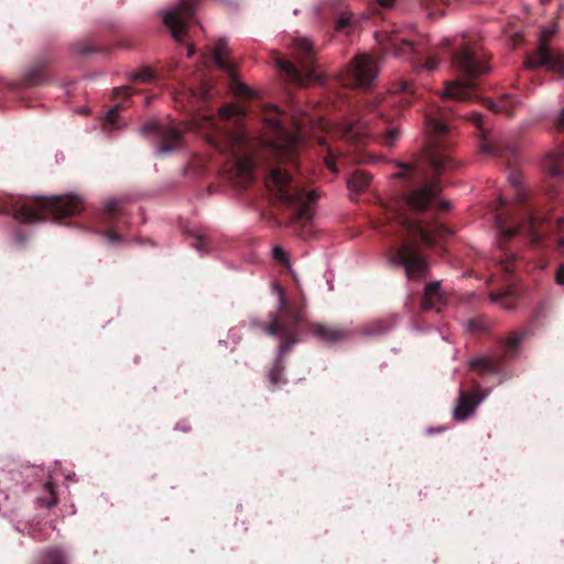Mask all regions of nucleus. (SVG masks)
Here are the masks:
<instances>
[{
    "label": "nucleus",
    "mask_w": 564,
    "mask_h": 564,
    "mask_svg": "<svg viewBox=\"0 0 564 564\" xmlns=\"http://www.w3.org/2000/svg\"><path fill=\"white\" fill-rule=\"evenodd\" d=\"M449 113L445 108L431 107L424 116L426 143L425 155L432 170L430 180L425 171L410 164H401V171L397 176L409 180L399 202L394 204L391 215L392 220L401 237L408 239L394 247L389 253V262L402 267L409 279L422 278L427 272V263L417 250V243L422 242L432 247L441 242L452 231L435 220L424 221L411 217L408 212L420 215L425 212L438 213L449 209V203L440 200L441 186L437 180L442 174L457 167V162L452 155L455 132L448 121Z\"/></svg>",
    "instance_id": "1"
},
{
    "label": "nucleus",
    "mask_w": 564,
    "mask_h": 564,
    "mask_svg": "<svg viewBox=\"0 0 564 564\" xmlns=\"http://www.w3.org/2000/svg\"><path fill=\"white\" fill-rule=\"evenodd\" d=\"M246 110L238 105H226L218 111V117L205 119L206 141L219 153L234 161L238 174L246 181L252 180V164L240 154L247 143L243 120Z\"/></svg>",
    "instance_id": "2"
},
{
    "label": "nucleus",
    "mask_w": 564,
    "mask_h": 564,
    "mask_svg": "<svg viewBox=\"0 0 564 564\" xmlns=\"http://www.w3.org/2000/svg\"><path fill=\"white\" fill-rule=\"evenodd\" d=\"M276 290L279 293L278 312L270 313V321L262 324L265 334L280 338L278 356L267 376L268 389L272 392L286 383L283 376L284 357L300 341V325L303 323V310L288 301L282 288L276 286Z\"/></svg>",
    "instance_id": "3"
},
{
    "label": "nucleus",
    "mask_w": 564,
    "mask_h": 564,
    "mask_svg": "<svg viewBox=\"0 0 564 564\" xmlns=\"http://www.w3.org/2000/svg\"><path fill=\"white\" fill-rule=\"evenodd\" d=\"M84 209L82 197L74 194L31 196L0 200V215L10 214L21 224L44 221L48 215L55 219L73 217Z\"/></svg>",
    "instance_id": "4"
},
{
    "label": "nucleus",
    "mask_w": 564,
    "mask_h": 564,
    "mask_svg": "<svg viewBox=\"0 0 564 564\" xmlns=\"http://www.w3.org/2000/svg\"><path fill=\"white\" fill-rule=\"evenodd\" d=\"M507 202L499 198V209L496 212L495 223L498 230V247L501 252L500 262L506 272L514 270L513 262L517 256L509 248V241L516 237H523L531 245L538 246L547 232V224L534 212L528 210L524 218L518 221L513 217H507L502 210Z\"/></svg>",
    "instance_id": "5"
},
{
    "label": "nucleus",
    "mask_w": 564,
    "mask_h": 564,
    "mask_svg": "<svg viewBox=\"0 0 564 564\" xmlns=\"http://www.w3.org/2000/svg\"><path fill=\"white\" fill-rule=\"evenodd\" d=\"M452 65L460 76L465 78L446 83L442 94L444 100H468L474 90L473 80L490 70L486 55L477 46L463 44L452 56Z\"/></svg>",
    "instance_id": "6"
},
{
    "label": "nucleus",
    "mask_w": 564,
    "mask_h": 564,
    "mask_svg": "<svg viewBox=\"0 0 564 564\" xmlns=\"http://www.w3.org/2000/svg\"><path fill=\"white\" fill-rule=\"evenodd\" d=\"M267 186L280 203L292 210L293 221H308L312 219V205L318 198L315 191L305 192L294 185L291 174L280 167L270 171Z\"/></svg>",
    "instance_id": "7"
},
{
    "label": "nucleus",
    "mask_w": 564,
    "mask_h": 564,
    "mask_svg": "<svg viewBox=\"0 0 564 564\" xmlns=\"http://www.w3.org/2000/svg\"><path fill=\"white\" fill-rule=\"evenodd\" d=\"M315 48L307 39H295L293 41V56L295 62L283 58L276 59V66L285 78L300 86L318 82L321 75L317 70Z\"/></svg>",
    "instance_id": "8"
},
{
    "label": "nucleus",
    "mask_w": 564,
    "mask_h": 564,
    "mask_svg": "<svg viewBox=\"0 0 564 564\" xmlns=\"http://www.w3.org/2000/svg\"><path fill=\"white\" fill-rule=\"evenodd\" d=\"M285 115L276 107L264 118L267 126L272 131V139L269 141L272 154L281 162L295 163L299 156L301 138L299 133L290 131L285 124Z\"/></svg>",
    "instance_id": "9"
},
{
    "label": "nucleus",
    "mask_w": 564,
    "mask_h": 564,
    "mask_svg": "<svg viewBox=\"0 0 564 564\" xmlns=\"http://www.w3.org/2000/svg\"><path fill=\"white\" fill-rule=\"evenodd\" d=\"M523 337V333H511L500 343L502 350L500 355L474 359L470 361V369L477 371L480 376L499 373L505 360L514 357Z\"/></svg>",
    "instance_id": "10"
},
{
    "label": "nucleus",
    "mask_w": 564,
    "mask_h": 564,
    "mask_svg": "<svg viewBox=\"0 0 564 564\" xmlns=\"http://www.w3.org/2000/svg\"><path fill=\"white\" fill-rule=\"evenodd\" d=\"M378 70L377 61L371 55L358 54L343 75L341 83L350 87L367 88L373 83Z\"/></svg>",
    "instance_id": "11"
},
{
    "label": "nucleus",
    "mask_w": 564,
    "mask_h": 564,
    "mask_svg": "<svg viewBox=\"0 0 564 564\" xmlns=\"http://www.w3.org/2000/svg\"><path fill=\"white\" fill-rule=\"evenodd\" d=\"M555 33V30H543L541 33L540 46L528 55L525 66L528 68L546 67L547 70L560 74L564 77V55L552 51L547 46V42Z\"/></svg>",
    "instance_id": "12"
},
{
    "label": "nucleus",
    "mask_w": 564,
    "mask_h": 564,
    "mask_svg": "<svg viewBox=\"0 0 564 564\" xmlns=\"http://www.w3.org/2000/svg\"><path fill=\"white\" fill-rule=\"evenodd\" d=\"M415 99V88L412 83L406 79H398L394 82L390 89L389 95L382 97L380 100L375 97L373 100L368 99L366 102L370 111L379 110L382 116V110L386 106H399L400 108L409 107Z\"/></svg>",
    "instance_id": "13"
},
{
    "label": "nucleus",
    "mask_w": 564,
    "mask_h": 564,
    "mask_svg": "<svg viewBox=\"0 0 564 564\" xmlns=\"http://www.w3.org/2000/svg\"><path fill=\"white\" fill-rule=\"evenodd\" d=\"M142 135L152 138L159 153L165 154L177 149L182 144V133L172 126L148 122L141 128Z\"/></svg>",
    "instance_id": "14"
},
{
    "label": "nucleus",
    "mask_w": 564,
    "mask_h": 564,
    "mask_svg": "<svg viewBox=\"0 0 564 564\" xmlns=\"http://www.w3.org/2000/svg\"><path fill=\"white\" fill-rule=\"evenodd\" d=\"M124 215V200L121 198L109 199L105 204L104 209L98 214V223L108 229L98 231V235L106 237L109 243L120 242L122 237L115 229L119 227V220Z\"/></svg>",
    "instance_id": "15"
},
{
    "label": "nucleus",
    "mask_w": 564,
    "mask_h": 564,
    "mask_svg": "<svg viewBox=\"0 0 564 564\" xmlns=\"http://www.w3.org/2000/svg\"><path fill=\"white\" fill-rule=\"evenodd\" d=\"M392 45L395 46V53L398 55H409L413 67L416 69L433 72L437 68L440 62L438 57L436 55L424 57V50L421 44L409 40H401L399 44L393 42Z\"/></svg>",
    "instance_id": "16"
},
{
    "label": "nucleus",
    "mask_w": 564,
    "mask_h": 564,
    "mask_svg": "<svg viewBox=\"0 0 564 564\" xmlns=\"http://www.w3.org/2000/svg\"><path fill=\"white\" fill-rule=\"evenodd\" d=\"M470 120L475 123V126L481 132V141L479 144V150L481 153L491 156V158H506L509 154H514L516 149L501 140H491L489 139L484 131V120L482 116L479 113H473Z\"/></svg>",
    "instance_id": "17"
},
{
    "label": "nucleus",
    "mask_w": 564,
    "mask_h": 564,
    "mask_svg": "<svg viewBox=\"0 0 564 564\" xmlns=\"http://www.w3.org/2000/svg\"><path fill=\"white\" fill-rule=\"evenodd\" d=\"M485 399V394L479 390L473 393L460 391L457 405L454 409V419L457 421L466 420Z\"/></svg>",
    "instance_id": "18"
},
{
    "label": "nucleus",
    "mask_w": 564,
    "mask_h": 564,
    "mask_svg": "<svg viewBox=\"0 0 564 564\" xmlns=\"http://www.w3.org/2000/svg\"><path fill=\"white\" fill-rule=\"evenodd\" d=\"M307 328L314 337L326 344L341 341L348 336L347 329L323 323H311Z\"/></svg>",
    "instance_id": "19"
},
{
    "label": "nucleus",
    "mask_w": 564,
    "mask_h": 564,
    "mask_svg": "<svg viewBox=\"0 0 564 564\" xmlns=\"http://www.w3.org/2000/svg\"><path fill=\"white\" fill-rule=\"evenodd\" d=\"M48 59L35 62L24 74L23 82L28 86H39L48 82Z\"/></svg>",
    "instance_id": "20"
},
{
    "label": "nucleus",
    "mask_w": 564,
    "mask_h": 564,
    "mask_svg": "<svg viewBox=\"0 0 564 564\" xmlns=\"http://www.w3.org/2000/svg\"><path fill=\"white\" fill-rule=\"evenodd\" d=\"M229 53L227 40L219 39L213 48V59L220 69L234 77L235 66L228 59Z\"/></svg>",
    "instance_id": "21"
},
{
    "label": "nucleus",
    "mask_w": 564,
    "mask_h": 564,
    "mask_svg": "<svg viewBox=\"0 0 564 564\" xmlns=\"http://www.w3.org/2000/svg\"><path fill=\"white\" fill-rule=\"evenodd\" d=\"M443 300V295L441 293V284L440 282H430L426 284L424 289V295L422 299V308L424 311L436 310L441 312V303Z\"/></svg>",
    "instance_id": "22"
},
{
    "label": "nucleus",
    "mask_w": 564,
    "mask_h": 564,
    "mask_svg": "<svg viewBox=\"0 0 564 564\" xmlns=\"http://www.w3.org/2000/svg\"><path fill=\"white\" fill-rule=\"evenodd\" d=\"M343 135L348 140L364 142L368 135V128L359 121H347L343 124Z\"/></svg>",
    "instance_id": "23"
},
{
    "label": "nucleus",
    "mask_w": 564,
    "mask_h": 564,
    "mask_svg": "<svg viewBox=\"0 0 564 564\" xmlns=\"http://www.w3.org/2000/svg\"><path fill=\"white\" fill-rule=\"evenodd\" d=\"M371 175L361 170L355 171L348 178V187L355 192H364L370 184Z\"/></svg>",
    "instance_id": "24"
},
{
    "label": "nucleus",
    "mask_w": 564,
    "mask_h": 564,
    "mask_svg": "<svg viewBox=\"0 0 564 564\" xmlns=\"http://www.w3.org/2000/svg\"><path fill=\"white\" fill-rule=\"evenodd\" d=\"M546 164L551 175L564 177V151L550 154Z\"/></svg>",
    "instance_id": "25"
},
{
    "label": "nucleus",
    "mask_w": 564,
    "mask_h": 564,
    "mask_svg": "<svg viewBox=\"0 0 564 564\" xmlns=\"http://www.w3.org/2000/svg\"><path fill=\"white\" fill-rule=\"evenodd\" d=\"M514 100L506 96L498 101H488V108L495 112H503L512 116L514 111Z\"/></svg>",
    "instance_id": "26"
},
{
    "label": "nucleus",
    "mask_w": 564,
    "mask_h": 564,
    "mask_svg": "<svg viewBox=\"0 0 564 564\" xmlns=\"http://www.w3.org/2000/svg\"><path fill=\"white\" fill-rule=\"evenodd\" d=\"M123 108H124V106L122 104H118L107 112L105 120L102 122L104 130H115V129L120 128V126L118 123V118H119L120 111Z\"/></svg>",
    "instance_id": "27"
},
{
    "label": "nucleus",
    "mask_w": 564,
    "mask_h": 564,
    "mask_svg": "<svg viewBox=\"0 0 564 564\" xmlns=\"http://www.w3.org/2000/svg\"><path fill=\"white\" fill-rule=\"evenodd\" d=\"M41 564H67L65 554L59 549H48L43 554Z\"/></svg>",
    "instance_id": "28"
},
{
    "label": "nucleus",
    "mask_w": 564,
    "mask_h": 564,
    "mask_svg": "<svg viewBox=\"0 0 564 564\" xmlns=\"http://www.w3.org/2000/svg\"><path fill=\"white\" fill-rule=\"evenodd\" d=\"M490 297L492 302L500 303L507 310H511L516 306V296L512 292L491 293Z\"/></svg>",
    "instance_id": "29"
},
{
    "label": "nucleus",
    "mask_w": 564,
    "mask_h": 564,
    "mask_svg": "<svg viewBox=\"0 0 564 564\" xmlns=\"http://www.w3.org/2000/svg\"><path fill=\"white\" fill-rule=\"evenodd\" d=\"M354 25L352 13L345 11L336 20L335 29L337 32L350 33Z\"/></svg>",
    "instance_id": "30"
},
{
    "label": "nucleus",
    "mask_w": 564,
    "mask_h": 564,
    "mask_svg": "<svg viewBox=\"0 0 564 564\" xmlns=\"http://www.w3.org/2000/svg\"><path fill=\"white\" fill-rule=\"evenodd\" d=\"M45 488V494L41 497H39V502L46 507V508H52L54 507L56 503H57V497H56V494H55V490H54V486L51 481H47L44 486Z\"/></svg>",
    "instance_id": "31"
},
{
    "label": "nucleus",
    "mask_w": 564,
    "mask_h": 564,
    "mask_svg": "<svg viewBox=\"0 0 564 564\" xmlns=\"http://www.w3.org/2000/svg\"><path fill=\"white\" fill-rule=\"evenodd\" d=\"M392 325L389 321H377L367 327L365 334L371 336H381L387 334L391 329Z\"/></svg>",
    "instance_id": "32"
},
{
    "label": "nucleus",
    "mask_w": 564,
    "mask_h": 564,
    "mask_svg": "<svg viewBox=\"0 0 564 564\" xmlns=\"http://www.w3.org/2000/svg\"><path fill=\"white\" fill-rule=\"evenodd\" d=\"M155 74L154 72L149 67H143L139 72L134 73L131 76L132 82H140V83H151L154 80Z\"/></svg>",
    "instance_id": "33"
},
{
    "label": "nucleus",
    "mask_w": 564,
    "mask_h": 564,
    "mask_svg": "<svg viewBox=\"0 0 564 564\" xmlns=\"http://www.w3.org/2000/svg\"><path fill=\"white\" fill-rule=\"evenodd\" d=\"M449 0H422V3L431 10L430 14L444 15V11L438 6L448 3Z\"/></svg>",
    "instance_id": "34"
},
{
    "label": "nucleus",
    "mask_w": 564,
    "mask_h": 564,
    "mask_svg": "<svg viewBox=\"0 0 564 564\" xmlns=\"http://www.w3.org/2000/svg\"><path fill=\"white\" fill-rule=\"evenodd\" d=\"M232 89L240 97H243V98H251L252 97L251 89L247 85H245L242 83H239L236 79H232Z\"/></svg>",
    "instance_id": "35"
},
{
    "label": "nucleus",
    "mask_w": 564,
    "mask_h": 564,
    "mask_svg": "<svg viewBox=\"0 0 564 564\" xmlns=\"http://www.w3.org/2000/svg\"><path fill=\"white\" fill-rule=\"evenodd\" d=\"M395 0H369L373 12H377L378 8L389 9L394 4Z\"/></svg>",
    "instance_id": "36"
},
{
    "label": "nucleus",
    "mask_w": 564,
    "mask_h": 564,
    "mask_svg": "<svg viewBox=\"0 0 564 564\" xmlns=\"http://www.w3.org/2000/svg\"><path fill=\"white\" fill-rule=\"evenodd\" d=\"M510 183H511L512 187L514 188V191L517 192V195L519 196V200L523 202L524 200V194L521 192V181H520V177L518 175H511L510 176Z\"/></svg>",
    "instance_id": "37"
},
{
    "label": "nucleus",
    "mask_w": 564,
    "mask_h": 564,
    "mask_svg": "<svg viewBox=\"0 0 564 564\" xmlns=\"http://www.w3.org/2000/svg\"><path fill=\"white\" fill-rule=\"evenodd\" d=\"M468 330L473 333L481 332L486 328L485 324L479 319H469L467 322Z\"/></svg>",
    "instance_id": "38"
},
{
    "label": "nucleus",
    "mask_w": 564,
    "mask_h": 564,
    "mask_svg": "<svg viewBox=\"0 0 564 564\" xmlns=\"http://www.w3.org/2000/svg\"><path fill=\"white\" fill-rule=\"evenodd\" d=\"M135 91H133L130 87L128 86H123V87H119V88H116L113 90V95L115 97L119 98V97H123V98H129L132 94H134Z\"/></svg>",
    "instance_id": "39"
},
{
    "label": "nucleus",
    "mask_w": 564,
    "mask_h": 564,
    "mask_svg": "<svg viewBox=\"0 0 564 564\" xmlns=\"http://www.w3.org/2000/svg\"><path fill=\"white\" fill-rule=\"evenodd\" d=\"M273 258L281 263L288 261L286 252L280 246L273 248Z\"/></svg>",
    "instance_id": "40"
},
{
    "label": "nucleus",
    "mask_w": 564,
    "mask_h": 564,
    "mask_svg": "<svg viewBox=\"0 0 564 564\" xmlns=\"http://www.w3.org/2000/svg\"><path fill=\"white\" fill-rule=\"evenodd\" d=\"M398 137H399V131L397 129L389 130L384 138L386 145L392 147L394 144V142L397 141Z\"/></svg>",
    "instance_id": "41"
},
{
    "label": "nucleus",
    "mask_w": 564,
    "mask_h": 564,
    "mask_svg": "<svg viewBox=\"0 0 564 564\" xmlns=\"http://www.w3.org/2000/svg\"><path fill=\"white\" fill-rule=\"evenodd\" d=\"M555 282L558 285H564V264H560L555 272Z\"/></svg>",
    "instance_id": "42"
},
{
    "label": "nucleus",
    "mask_w": 564,
    "mask_h": 564,
    "mask_svg": "<svg viewBox=\"0 0 564 564\" xmlns=\"http://www.w3.org/2000/svg\"><path fill=\"white\" fill-rule=\"evenodd\" d=\"M91 52H94V50L89 45L82 44L78 47V53L82 54V55H87V54H89Z\"/></svg>",
    "instance_id": "43"
},
{
    "label": "nucleus",
    "mask_w": 564,
    "mask_h": 564,
    "mask_svg": "<svg viewBox=\"0 0 564 564\" xmlns=\"http://www.w3.org/2000/svg\"><path fill=\"white\" fill-rule=\"evenodd\" d=\"M556 127L560 130L564 129V108L562 109V111L558 115V118L556 120Z\"/></svg>",
    "instance_id": "44"
},
{
    "label": "nucleus",
    "mask_w": 564,
    "mask_h": 564,
    "mask_svg": "<svg viewBox=\"0 0 564 564\" xmlns=\"http://www.w3.org/2000/svg\"><path fill=\"white\" fill-rule=\"evenodd\" d=\"M193 246L197 249V250H203V238L197 236L195 237V242L193 243Z\"/></svg>",
    "instance_id": "45"
},
{
    "label": "nucleus",
    "mask_w": 564,
    "mask_h": 564,
    "mask_svg": "<svg viewBox=\"0 0 564 564\" xmlns=\"http://www.w3.org/2000/svg\"><path fill=\"white\" fill-rule=\"evenodd\" d=\"M194 53H195L194 47H193V46H188V47H187V56H188V57H191V56H193V55H194Z\"/></svg>",
    "instance_id": "46"
},
{
    "label": "nucleus",
    "mask_w": 564,
    "mask_h": 564,
    "mask_svg": "<svg viewBox=\"0 0 564 564\" xmlns=\"http://www.w3.org/2000/svg\"><path fill=\"white\" fill-rule=\"evenodd\" d=\"M326 164H327V166H328L330 170L335 171L334 163H333L330 160H328V159H327V160H326Z\"/></svg>",
    "instance_id": "47"
},
{
    "label": "nucleus",
    "mask_w": 564,
    "mask_h": 564,
    "mask_svg": "<svg viewBox=\"0 0 564 564\" xmlns=\"http://www.w3.org/2000/svg\"><path fill=\"white\" fill-rule=\"evenodd\" d=\"M443 45L449 46V41L448 40H444L443 41Z\"/></svg>",
    "instance_id": "48"
},
{
    "label": "nucleus",
    "mask_w": 564,
    "mask_h": 564,
    "mask_svg": "<svg viewBox=\"0 0 564 564\" xmlns=\"http://www.w3.org/2000/svg\"><path fill=\"white\" fill-rule=\"evenodd\" d=\"M562 245H564V240L562 241Z\"/></svg>",
    "instance_id": "49"
}]
</instances>
